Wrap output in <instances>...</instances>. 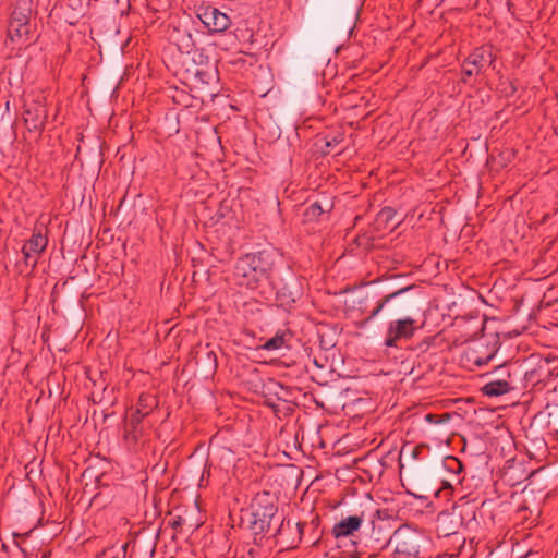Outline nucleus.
Returning <instances> with one entry per match:
<instances>
[{"label": "nucleus", "mask_w": 558, "mask_h": 558, "mask_svg": "<svg viewBox=\"0 0 558 558\" xmlns=\"http://www.w3.org/2000/svg\"><path fill=\"white\" fill-rule=\"evenodd\" d=\"M437 337V335L427 336L423 340L416 342L412 349L418 353H425L429 350L430 347L435 344Z\"/></svg>", "instance_id": "nucleus-25"}, {"label": "nucleus", "mask_w": 558, "mask_h": 558, "mask_svg": "<svg viewBox=\"0 0 558 558\" xmlns=\"http://www.w3.org/2000/svg\"><path fill=\"white\" fill-rule=\"evenodd\" d=\"M404 452V448H402V450L400 451V458H399V462H401V458H402V454ZM402 463H400V468H402Z\"/></svg>", "instance_id": "nucleus-31"}, {"label": "nucleus", "mask_w": 558, "mask_h": 558, "mask_svg": "<svg viewBox=\"0 0 558 558\" xmlns=\"http://www.w3.org/2000/svg\"><path fill=\"white\" fill-rule=\"evenodd\" d=\"M488 376L490 379L481 389L487 397H499L510 391L524 390L519 361L502 363Z\"/></svg>", "instance_id": "nucleus-4"}, {"label": "nucleus", "mask_w": 558, "mask_h": 558, "mask_svg": "<svg viewBox=\"0 0 558 558\" xmlns=\"http://www.w3.org/2000/svg\"><path fill=\"white\" fill-rule=\"evenodd\" d=\"M7 36L12 43L23 45L31 39V24L9 21Z\"/></svg>", "instance_id": "nucleus-18"}, {"label": "nucleus", "mask_w": 558, "mask_h": 558, "mask_svg": "<svg viewBox=\"0 0 558 558\" xmlns=\"http://www.w3.org/2000/svg\"><path fill=\"white\" fill-rule=\"evenodd\" d=\"M48 245V238L43 228H35L29 240L23 245L22 254L25 263L28 264L33 255H40Z\"/></svg>", "instance_id": "nucleus-16"}, {"label": "nucleus", "mask_w": 558, "mask_h": 558, "mask_svg": "<svg viewBox=\"0 0 558 558\" xmlns=\"http://www.w3.org/2000/svg\"><path fill=\"white\" fill-rule=\"evenodd\" d=\"M417 326L416 320L410 316H403L389 320L385 333L384 345L386 348H400L402 340H410L415 335Z\"/></svg>", "instance_id": "nucleus-8"}, {"label": "nucleus", "mask_w": 558, "mask_h": 558, "mask_svg": "<svg viewBox=\"0 0 558 558\" xmlns=\"http://www.w3.org/2000/svg\"><path fill=\"white\" fill-rule=\"evenodd\" d=\"M344 140V136L342 133H338L329 138V136L325 137V149L323 150L324 154H329L336 146H338L342 141Z\"/></svg>", "instance_id": "nucleus-26"}, {"label": "nucleus", "mask_w": 558, "mask_h": 558, "mask_svg": "<svg viewBox=\"0 0 558 558\" xmlns=\"http://www.w3.org/2000/svg\"><path fill=\"white\" fill-rule=\"evenodd\" d=\"M496 56L489 46L475 48L462 62L461 81L466 84L473 75L483 73L486 66H494Z\"/></svg>", "instance_id": "nucleus-6"}, {"label": "nucleus", "mask_w": 558, "mask_h": 558, "mask_svg": "<svg viewBox=\"0 0 558 558\" xmlns=\"http://www.w3.org/2000/svg\"><path fill=\"white\" fill-rule=\"evenodd\" d=\"M270 251L247 253L238 258L233 280L239 287L256 290L274 280L275 260Z\"/></svg>", "instance_id": "nucleus-2"}, {"label": "nucleus", "mask_w": 558, "mask_h": 558, "mask_svg": "<svg viewBox=\"0 0 558 558\" xmlns=\"http://www.w3.org/2000/svg\"><path fill=\"white\" fill-rule=\"evenodd\" d=\"M305 525L306 523H293L289 519H282L279 526L269 536V542L275 546H279L280 550L294 549L302 541Z\"/></svg>", "instance_id": "nucleus-7"}, {"label": "nucleus", "mask_w": 558, "mask_h": 558, "mask_svg": "<svg viewBox=\"0 0 558 558\" xmlns=\"http://www.w3.org/2000/svg\"><path fill=\"white\" fill-rule=\"evenodd\" d=\"M393 545L392 558H428L430 539L421 531L401 526L390 538Z\"/></svg>", "instance_id": "nucleus-3"}, {"label": "nucleus", "mask_w": 558, "mask_h": 558, "mask_svg": "<svg viewBox=\"0 0 558 558\" xmlns=\"http://www.w3.org/2000/svg\"><path fill=\"white\" fill-rule=\"evenodd\" d=\"M37 264V259L35 258L33 262H32V268H34Z\"/></svg>", "instance_id": "nucleus-32"}, {"label": "nucleus", "mask_w": 558, "mask_h": 558, "mask_svg": "<svg viewBox=\"0 0 558 558\" xmlns=\"http://www.w3.org/2000/svg\"><path fill=\"white\" fill-rule=\"evenodd\" d=\"M144 418L135 412H126L123 424V439L129 447H135L142 438Z\"/></svg>", "instance_id": "nucleus-14"}, {"label": "nucleus", "mask_w": 558, "mask_h": 558, "mask_svg": "<svg viewBox=\"0 0 558 558\" xmlns=\"http://www.w3.org/2000/svg\"><path fill=\"white\" fill-rule=\"evenodd\" d=\"M48 119L46 98L38 95L24 105L23 120L29 132L41 133Z\"/></svg>", "instance_id": "nucleus-9"}, {"label": "nucleus", "mask_w": 558, "mask_h": 558, "mask_svg": "<svg viewBox=\"0 0 558 558\" xmlns=\"http://www.w3.org/2000/svg\"><path fill=\"white\" fill-rule=\"evenodd\" d=\"M421 288L417 284H408L377 299L374 306L368 310L367 302L375 300V295L365 294L360 301V311L366 314L360 327L367 325L375 318L396 319V317L410 313L418 305Z\"/></svg>", "instance_id": "nucleus-1"}, {"label": "nucleus", "mask_w": 558, "mask_h": 558, "mask_svg": "<svg viewBox=\"0 0 558 558\" xmlns=\"http://www.w3.org/2000/svg\"><path fill=\"white\" fill-rule=\"evenodd\" d=\"M396 210L391 207H384L376 217V223L379 228H387L395 219Z\"/></svg>", "instance_id": "nucleus-24"}, {"label": "nucleus", "mask_w": 558, "mask_h": 558, "mask_svg": "<svg viewBox=\"0 0 558 558\" xmlns=\"http://www.w3.org/2000/svg\"><path fill=\"white\" fill-rule=\"evenodd\" d=\"M277 497L268 490H262L255 494L250 505L252 517H265V514L277 515Z\"/></svg>", "instance_id": "nucleus-13"}, {"label": "nucleus", "mask_w": 558, "mask_h": 558, "mask_svg": "<svg viewBox=\"0 0 558 558\" xmlns=\"http://www.w3.org/2000/svg\"><path fill=\"white\" fill-rule=\"evenodd\" d=\"M520 369L524 390L530 386H545L558 377V361L531 356L530 360L520 363Z\"/></svg>", "instance_id": "nucleus-5"}, {"label": "nucleus", "mask_w": 558, "mask_h": 558, "mask_svg": "<svg viewBox=\"0 0 558 558\" xmlns=\"http://www.w3.org/2000/svg\"><path fill=\"white\" fill-rule=\"evenodd\" d=\"M159 401L155 395L142 393L137 400L135 413L142 417L148 416L155 409L158 408Z\"/></svg>", "instance_id": "nucleus-19"}, {"label": "nucleus", "mask_w": 558, "mask_h": 558, "mask_svg": "<svg viewBox=\"0 0 558 558\" xmlns=\"http://www.w3.org/2000/svg\"><path fill=\"white\" fill-rule=\"evenodd\" d=\"M331 204H326V206H322L320 203L314 202L304 210V217L306 220H318L320 216L328 213L331 209Z\"/></svg>", "instance_id": "nucleus-22"}, {"label": "nucleus", "mask_w": 558, "mask_h": 558, "mask_svg": "<svg viewBox=\"0 0 558 558\" xmlns=\"http://www.w3.org/2000/svg\"><path fill=\"white\" fill-rule=\"evenodd\" d=\"M29 533L31 532H27V533H24V534L13 533V538H14L15 544L20 545L21 542H24L28 537Z\"/></svg>", "instance_id": "nucleus-30"}, {"label": "nucleus", "mask_w": 558, "mask_h": 558, "mask_svg": "<svg viewBox=\"0 0 558 558\" xmlns=\"http://www.w3.org/2000/svg\"><path fill=\"white\" fill-rule=\"evenodd\" d=\"M291 339L289 331H278L272 338L268 339L260 348L266 351L279 350L287 345Z\"/></svg>", "instance_id": "nucleus-21"}, {"label": "nucleus", "mask_w": 558, "mask_h": 558, "mask_svg": "<svg viewBox=\"0 0 558 558\" xmlns=\"http://www.w3.org/2000/svg\"><path fill=\"white\" fill-rule=\"evenodd\" d=\"M271 290H276V301L278 306L289 310L302 296V288L299 279L290 275L284 281L276 283L270 282Z\"/></svg>", "instance_id": "nucleus-10"}, {"label": "nucleus", "mask_w": 558, "mask_h": 558, "mask_svg": "<svg viewBox=\"0 0 558 558\" xmlns=\"http://www.w3.org/2000/svg\"><path fill=\"white\" fill-rule=\"evenodd\" d=\"M276 515L274 514H265V517H252L250 521V530L254 536V544L257 546H263L265 543L270 541L268 534L271 530V522Z\"/></svg>", "instance_id": "nucleus-15"}, {"label": "nucleus", "mask_w": 558, "mask_h": 558, "mask_svg": "<svg viewBox=\"0 0 558 558\" xmlns=\"http://www.w3.org/2000/svg\"><path fill=\"white\" fill-rule=\"evenodd\" d=\"M196 361L197 363L199 362H205L207 363V369L209 373H215L216 369H217V357H216V353L211 350H207L206 352H197L196 354Z\"/></svg>", "instance_id": "nucleus-23"}, {"label": "nucleus", "mask_w": 558, "mask_h": 558, "mask_svg": "<svg viewBox=\"0 0 558 558\" xmlns=\"http://www.w3.org/2000/svg\"><path fill=\"white\" fill-rule=\"evenodd\" d=\"M363 521L364 512L360 515H349L333 525L332 535L336 538L351 536L361 527Z\"/></svg>", "instance_id": "nucleus-17"}, {"label": "nucleus", "mask_w": 558, "mask_h": 558, "mask_svg": "<svg viewBox=\"0 0 558 558\" xmlns=\"http://www.w3.org/2000/svg\"><path fill=\"white\" fill-rule=\"evenodd\" d=\"M170 519L168 521V526L175 531H181L183 525L186 523V519L182 514H174L173 512H169Z\"/></svg>", "instance_id": "nucleus-27"}, {"label": "nucleus", "mask_w": 558, "mask_h": 558, "mask_svg": "<svg viewBox=\"0 0 558 558\" xmlns=\"http://www.w3.org/2000/svg\"><path fill=\"white\" fill-rule=\"evenodd\" d=\"M427 448H428V446H427V445H425V444H420V445L414 446V447L411 449V452H410L411 458H412V459H414V460L420 459V458H421L422 452H423L425 449H427Z\"/></svg>", "instance_id": "nucleus-28"}, {"label": "nucleus", "mask_w": 558, "mask_h": 558, "mask_svg": "<svg viewBox=\"0 0 558 558\" xmlns=\"http://www.w3.org/2000/svg\"><path fill=\"white\" fill-rule=\"evenodd\" d=\"M197 17L210 33H222L231 25L230 17L213 5H199Z\"/></svg>", "instance_id": "nucleus-12"}, {"label": "nucleus", "mask_w": 558, "mask_h": 558, "mask_svg": "<svg viewBox=\"0 0 558 558\" xmlns=\"http://www.w3.org/2000/svg\"><path fill=\"white\" fill-rule=\"evenodd\" d=\"M446 463H447L448 468H450V469L457 468L458 472H460L462 470V468H463L462 463L458 459H456L453 457L447 458Z\"/></svg>", "instance_id": "nucleus-29"}, {"label": "nucleus", "mask_w": 558, "mask_h": 558, "mask_svg": "<svg viewBox=\"0 0 558 558\" xmlns=\"http://www.w3.org/2000/svg\"><path fill=\"white\" fill-rule=\"evenodd\" d=\"M499 344L498 335L483 336L470 349L469 361L476 366L487 365L498 352Z\"/></svg>", "instance_id": "nucleus-11"}, {"label": "nucleus", "mask_w": 558, "mask_h": 558, "mask_svg": "<svg viewBox=\"0 0 558 558\" xmlns=\"http://www.w3.org/2000/svg\"><path fill=\"white\" fill-rule=\"evenodd\" d=\"M32 14V0H17L13 12L11 13L10 21H17L23 23H29Z\"/></svg>", "instance_id": "nucleus-20"}]
</instances>
